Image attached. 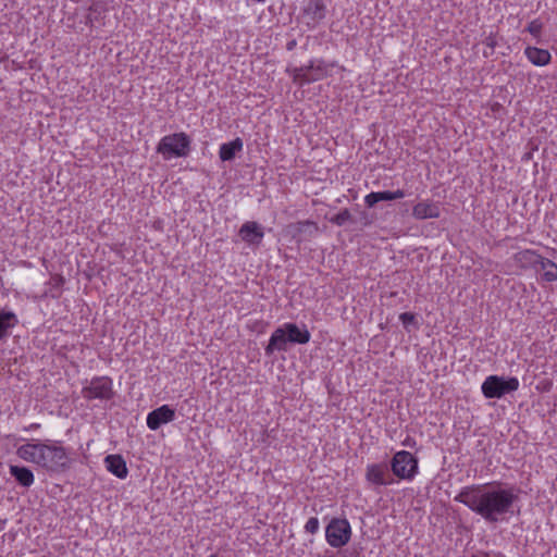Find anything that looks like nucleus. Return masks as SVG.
Segmentation results:
<instances>
[{
  "mask_svg": "<svg viewBox=\"0 0 557 557\" xmlns=\"http://www.w3.org/2000/svg\"><path fill=\"white\" fill-rule=\"evenodd\" d=\"M519 496L513 486L505 487L500 482L465 486L454 500L467 506L490 523L497 522L507 513H512Z\"/></svg>",
  "mask_w": 557,
  "mask_h": 557,
  "instance_id": "nucleus-1",
  "label": "nucleus"
},
{
  "mask_svg": "<svg viewBox=\"0 0 557 557\" xmlns=\"http://www.w3.org/2000/svg\"><path fill=\"white\" fill-rule=\"evenodd\" d=\"M16 454L23 460L35 463L49 473H63L72 465L69 450L58 441L26 443L17 448Z\"/></svg>",
  "mask_w": 557,
  "mask_h": 557,
  "instance_id": "nucleus-2",
  "label": "nucleus"
},
{
  "mask_svg": "<svg viewBox=\"0 0 557 557\" xmlns=\"http://www.w3.org/2000/svg\"><path fill=\"white\" fill-rule=\"evenodd\" d=\"M190 144L191 139L186 133H174L160 139L157 145V152L160 153L164 160L185 158L190 152Z\"/></svg>",
  "mask_w": 557,
  "mask_h": 557,
  "instance_id": "nucleus-3",
  "label": "nucleus"
},
{
  "mask_svg": "<svg viewBox=\"0 0 557 557\" xmlns=\"http://www.w3.org/2000/svg\"><path fill=\"white\" fill-rule=\"evenodd\" d=\"M519 388V380L515 376L504 377L490 375L482 383V394L486 398H502L506 394L516 392Z\"/></svg>",
  "mask_w": 557,
  "mask_h": 557,
  "instance_id": "nucleus-4",
  "label": "nucleus"
},
{
  "mask_svg": "<svg viewBox=\"0 0 557 557\" xmlns=\"http://www.w3.org/2000/svg\"><path fill=\"white\" fill-rule=\"evenodd\" d=\"M113 395V382L109 376H95L86 381L82 388V396L86 400H110Z\"/></svg>",
  "mask_w": 557,
  "mask_h": 557,
  "instance_id": "nucleus-5",
  "label": "nucleus"
},
{
  "mask_svg": "<svg viewBox=\"0 0 557 557\" xmlns=\"http://www.w3.org/2000/svg\"><path fill=\"white\" fill-rule=\"evenodd\" d=\"M391 469L398 479L412 480L418 473V459L407 450H399L391 460Z\"/></svg>",
  "mask_w": 557,
  "mask_h": 557,
  "instance_id": "nucleus-6",
  "label": "nucleus"
},
{
  "mask_svg": "<svg viewBox=\"0 0 557 557\" xmlns=\"http://www.w3.org/2000/svg\"><path fill=\"white\" fill-rule=\"evenodd\" d=\"M351 537V527L347 519L333 518L325 528V540L334 548L345 546Z\"/></svg>",
  "mask_w": 557,
  "mask_h": 557,
  "instance_id": "nucleus-7",
  "label": "nucleus"
},
{
  "mask_svg": "<svg viewBox=\"0 0 557 557\" xmlns=\"http://www.w3.org/2000/svg\"><path fill=\"white\" fill-rule=\"evenodd\" d=\"M366 480L375 485H389L394 483L386 462L371 463L366 469Z\"/></svg>",
  "mask_w": 557,
  "mask_h": 557,
  "instance_id": "nucleus-8",
  "label": "nucleus"
},
{
  "mask_svg": "<svg viewBox=\"0 0 557 557\" xmlns=\"http://www.w3.org/2000/svg\"><path fill=\"white\" fill-rule=\"evenodd\" d=\"M174 418H175V411L172 408H170L168 405H163L148 413L147 426L150 430L156 431L162 424L173 421Z\"/></svg>",
  "mask_w": 557,
  "mask_h": 557,
  "instance_id": "nucleus-9",
  "label": "nucleus"
},
{
  "mask_svg": "<svg viewBox=\"0 0 557 557\" xmlns=\"http://www.w3.org/2000/svg\"><path fill=\"white\" fill-rule=\"evenodd\" d=\"M288 344H290V342L287 339V332L284 325L280 326L271 334L264 352L268 357H271L275 351H287Z\"/></svg>",
  "mask_w": 557,
  "mask_h": 557,
  "instance_id": "nucleus-10",
  "label": "nucleus"
},
{
  "mask_svg": "<svg viewBox=\"0 0 557 557\" xmlns=\"http://www.w3.org/2000/svg\"><path fill=\"white\" fill-rule=\"evenodd\" d=\"M440 215V205L430 199L420 201L412 208V216L417 220L437 219Z\"/></svg>",
  "mask_w": 557,
  "mask_h": 557,
  "instance_id": "nucleus-11",
  "label": "nucleus"
},
{
  "mask_svg": "<svg viewBox=\"0 0 557 557\" xmlns=\"http://www.w3.org/2000/svg\"><path fill=\"white\" fill-rule=\"evenodd\" d=\"M240 238L249 245H260L264 236L262 227L253 221L244 223L238 232Z\"/></svg>",
  "mask_w": 557,
  "mask_h": 557,
  "instance_id": "nucleus-12",
  "label": "nucleus"
},
{
  "mask_svg": "<svg viewBox=\"0 0 557 557\" xmlns=\"http://www.w3.org/2000/svg\"><path fill=\"white\" fill-rule=\"evenodd\" d=\"M106 469L119 479H126L128 469L125 459L117 454L108 455L104 458Z\"/></svg>",
  "mask_w": 557,
  "mask_h": 557,
  "instance_id": "nucleus-13",
  "label": "nucleus"
},
{
  "mask_svg": "<svg viewBox=\"0 0 557 557\" xmlns=\"http://www.w3.org/2000/svg\"><path fill=\"white\" fill-rule=\"evenodd\" d=\"M284 327L287 332V339L290 344L304 345L309 343L311 334L306 325L299 327L296 323L288 322L284 324Z\"/></svg>",
  "mask_w": 557,
  "mask_h": 557,
  "instance_id": "nucleus-14",
  "label": "nucleus"
},
{
  "mask_svg": "<svg viewBox=\"0 0 557 557\" xmlns=\"http://www.w3.org/2000/svg\"><path fill=\"white\" fill-rule=\"evenodd\" d=\"M18 324L17 315L13 311H0V343L5 342L11 331Z\"/></svg>",
  "mask_w": 557,
  "mask_h": 557,
  "instance_id": "nucleus-15",
  "label": "nucleus"
},
{
  "mask_svg": "<svg viewBox=\"0 0 557 557\" xmlns=\"http://www.w3.org/2000/svg\"><path fill=\"white\" fill-rule=\"evenodd\" d=\"M305 66L308 73V76L304 79L305 82H318L329 75V66L323 60H311L309 64Z\"/></svg>",
  "mask_w": 557,
  "mask_h": 557,
  "instance_id": "nucleus-16",
  "label": "nucleus"
},
{
  "mask_svg": "<svg viewBox=\"0 0 557 557\" xmlns=\"http://www.w3.org/2000/svg\"><path fill=\"white\" fill-rule=\"evenodd\" d=\"M542 256L534 250L524 249L517 252L513 257L515 262L521 269L536 268Z\"/></svg>",
  "mask_w": 557,
  "mask_h": 557,
  "instance_id": "nucleus-17",
  "label": "nucleus"
},
{
  "mask_svg": "<svg viewBox=\"0 0 557 557\" xmlns=\"http://www.w3.org/2000/svg\"><path fill=\"white\" fill-rule=\"evenodd\" d=\"M524 54L528 60L536 66L547 65L552 59L548 50L536 47H527Z\"/></svg>",
  "mask_w": 557,
  "mask_h": 557,
  "instance_id": "nucleus-18",
  "label": "nucleus"
},
{
  "mask_svg": "<svg viewBox=\"0 0 557 557\" xmlns=\"http://www.w3.org/2000/svg\"><path fill=\"white\" fill-rule=\"evenodd\" d=\"M244 143L237 137L230 143L222 144L219 150V157L222 161H232L236 153L243 150Z\"/></svg>",
  "mask_w": 557,
  "mask_h": 557,
  "instance_id": "nucleus-19",
  "label": "nucleus"
},
{
  "mask_svg": "<svg viewBox=\"0 0 557 557\" xmlns=\"http://www.w3.org/2000/svg\"><path fill=\"white\" fill-rule=\"evenodd\" d=\"M10 474L24 487H29L35 480L33 471L24 466H10Z\"/></svg>",
  "mask_w": 557,
  "mask_h": 557,
  "instance_id": "nucleus-20",
  "label": "nucleus"
},
{
  "mask_svg": "<svg viewBox=\"0 0 557 557\" xmlns=\"http://www.w3.org/2000/svg\"><path fill=\"white\" fill-rule=\"evenodd\" d=\"M304 12L312 22L318 23L325 17L326 7L323 0H310Z\"/></svg>",
  "mask_w": 557,
  "mask_h": 557,
  "instance_id": "nucleus-21",
  "label": "nucleus"
},
{
  "mask_svg": "<svg viewBox=\"0 0 557 557\" xmlns=\"http://www.w3.org/2000/svg\"><path fill=\"white\" fill-rule=\"evenodd\" d=\"M539 265L543 271V281L550 283L557 280V264L554 261L542 257Z\"/></svg>",
  "mask_w": 557,
  "mask_h": 557,
  "instance_id": "nucleus-22",
  "label": "nucleus"
},
{
  "mask_svg": "<svg viewBox=\"0 0 557 557\" xmlns=\"http://www.w3.org/2000/svg\"><path fill=\"white\" fill-rule=\"evenodd\" d=\"M103 8L99 4H92L88 9L86 15V24L92 26L96 22L102 18Z\"/></svg>",
  "mask_w": 557,
  "mask_h": 557,
  "instance_id": "nucleus-23",
  "label": "nucleus"
},
{
  "mask_svg": "<svg viewBox=\"0 0 557 557\" xmlns=\"http://www.w3.org/2000/svg\"><path fill=\"white\" fill-rule=\"evenodd\" d=\"M286 72L292 76L294 83H298L299 85L310 84V82L304 81L306 76H308L305 65L294 69H287Z\"/></svg>",
  "mask_w": 557,
  "mask_h": 557,
  "instance_id": "nucleus-24",
  "label": "nucleus"
},
{
  "mask_svg": "<svg viewBox=\"0 0 557 557\" xmlns=\"http://www.w3.org/2000/svg\"><path fill=\"white\" fill-rule=\"evenodd\" d=\"M348 221H352L350 211L348 209L341 210L337 214H335L334 216H332L330 219V222L337 226H343Z\"/></svg>",
  "mask_w": 557,
  "mask_h": 557,
  "instance_id": "nucleus-25",
  "label": "nucleus"
},
{
  "mask_svg": "<svg viewBox=\"0 0 557 557\" xmlns=\"http://www.w3.org/2000/svg\"><path fill=\"white\" fill-rule=\"evenodd\" d=\"M381 200L382 201H392L396 199H401L406 196L405 191L403 189L397 190H384L380 191Z\"/></svg>",
  "mask_w": 557,
  "mask_h": 557,
  "instance_id": "nucleus-26",
  "label": "nucleus"
},
{
  "mask_svg": "<svg viewBox=\"0 0 557 557\" xmlns=\"http://www.w3.org/2000/svg\"><path fill=\"white\" fill-rule=\"evenodd\" d=\"M543 24L540 20H533L529 23L527 30L535 38L541 36Z\"/></svg>",
  "mask_w": 557,
  "mask_h": 557,
  "instance_id": "nucleus-27",
  "label": "nucleus"
},
{
  "mask_svg": "<svg viewBox=\"0 0 557 557\" xmlns=\"http://www.w3.org/2000/svg\"><path fill=\"white\" fill-rule=\"evenodd\" d=\"M320 522L317 517H311L305 524V531L310 534H315L319 531Z\"/></svg>",
  "mask_w": 557,
  "mask_h": 557,
  "instance_id": "nucleus-28",
  "label": "nucleus"
},
{
  "mask_svg": "<svg viewBox=\"0 0 557 557\" xmlns=\"http://www.w3.org/2000/svg\"><path fill=\"white\" fill-rule=\"evenodd\" d=\"M381 200L380 191H372L364 197V203L368 208L374 207Z\"/></svg>",
  "mask_w": 557,
  "mask_h": 557,
  "instance_id": "nucleus-29",
  "label": "nucleus"
},
{
  "mask_svg": "<svg viewBox=\"0 0 557 557\" xmlns=\"http://www.w3.org/2000/svg\"><path fill=\"white\" fill-rule=\"evenodd\" d=\"M399 320L401 321L404 327L408 329V326L416 321V317L411 312H404L399 315Z\"/></svg>",
  "mask_w": 557,
  "mask_h": 557,
  "instance_id": "nucleus-30",
  "label": "nucleus"
},
{
  "mask_svg": "<svg viewBox=\"0 0 557 557\" xmlns=\"http://www.w3.org/2000/svg\"><path fill=\"white\" fill-rule=\"evenodd\" d=\"M359 223L362 227H366V226H369L372 224V218H370L369 213L366 212V211H361L360 212V216H359Z\"/></svg>",
  "mask_w": 557,
  "mask_h": 557,
  "instance_id": "nucleus-31",
  "label": "nucleus"
},
{
  "mask_svg": "<svg viewBox=\"0 0 557 557\" xmlns=\"http://www.w3.org/2000/svg\"><path fill=\"white\" fill-rule=\"evenodd\" d=\"M484 44L493 50L497 45L496 37L493 34H490L485 38Z\"/></svg>",
  "mask_w": 557,
  "mask_h": 557,
  "instance_id": "nucleus-32",
  "label": "nucleus"
},
{
  "mask_svg": "<svg viewBox=\"0 0 557 557\" xmlns=\"http://www.w3.org/2000/svg\"><path fill=\"white\" fill-rule=\"evenodd\" d=\"M296 46H297V40H296V39H292V40H289V41L286 44V49H287L288 51H292V50H294V49L296 48Z\"/></svg>",
  "mask_w": 557,
  "mask_h": 557,
  "instance_id": "nucleus-33",
  "label": "nucleus"
},
{
  "mask_svg": "<svg viewBox=\"0 0 557 557\" xmlns=\"http://www.w3.org/2000/svg\"><path fill=\"white\" fill-rule=\"evenodd\" d=\"M54 285L60 286L64 283V278L61 275H55L52 277Z\"/></svg>",
  "mask_w": 557,
  "mask_h": 557,
  "instance_id": "nucleus-34",
  "label": "nucleus"
},
{
  "mask_svg": "<svg viewBox=\"0 0 557 557\" xmlns=\"http://www.w3.org/2000/svg\"><path fill=\"white\" fill-rule=\"evenodd\" d=\"M39 428H40L39 423H32L29 426L25 428V431L37 430Z\"/></svg>",
  "mask_w": 557,
  "mask_h": 557,
  "instance_id": "nucleus-35",
  "label": "nucleus"
},
{
  "mask_svg": "<svg viewBox=\"0 0 557 557\" xmlns=\"http://www.w3.org/2000/svg\"><path fill=\"white\" fill-rule=\"evenodd\" d=\"M313 223L312 222H309V221H305V222H299L298 223V231H301L302 230V226L305 225H312Z\"/></svg>",
  "mask_w": 557,
  "mask_h": 557,
  "instance_id": "nucleus-36",
  "label": "nucleus"
},
{
  "mask_svg": "<svg viewBox=\"0 0 557 557\" xmlns=\"http://www.w3.org/2000/svg\"><path fill=\"white\" fill-rule=\"evenodd\" d=\"M5 523H7V520L0 518V531L4 528Z\"/></svg>",
  "mask_w": 557,
  "mask_h": 557,
  "instance_id": "nucleus-37",
  "label": "nucleus"
}]
</instances>
